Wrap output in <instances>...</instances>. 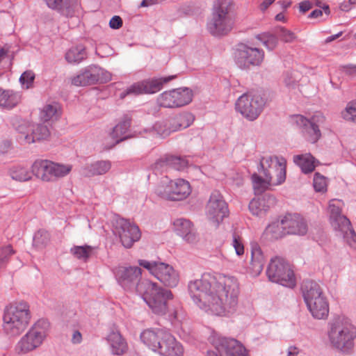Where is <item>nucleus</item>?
Listing matches in <instances>:
<instances>
[{
    "label": "nucleus",
    "mask_w": 356,
    "mask_h": 356,
    "mask_svg": "<svg viewBox=\"0 0 356 356\" xmlns=\"http://www.w3.org/2000/svg\"><path fill=\"white\" fill-rule=\"evenodd\" d=\"M265 105L266 100L260 94L249 92L238 98L235 106L245 118L254 121L260 115Z\"/></svg>",
    "instance_id": "obj_11"
},
{
    "label": "nucleus",
    "mask_w": 356,
    "mask_h": 356,
    "mask_svg": "<svg viewBox=\"0 0 356 356\" xmlns=\"http://www.w3.org/2000/svg\"><path fill=\"white\" fill-rule=\"evenodd\" d=\"M82 337L81 334L79 331H74L72 335V341L74 343H80L81 341Z\"/></svg>",
    "instance_id": "obj_60"
},
{
    "label": "nucleus",
    "mask_w": 356,
    "mask_h": 356,
    "mask_svg": "<svg viewBox=\"0 0 356 356\" xmlns=\"http://www.w3.org/2000/svg\"><path fill=\"white\" fill-rule=\"evenodd\" d=\"M168 332L162 330L154 331L152 330H145L140 334L141 341L149 348L154 351L159 352L161 347V341L164 335Z\"/></svg>",
    "instance_id": "obj_27"
},
{
    "label": "nucleus",
    "mask_w": 356,
    "mask_h": 356,
    "mask_svg": "<svg viewBox=\"0 0 356 356\" xmlns=\"http://www.w3.org/2000/svg\"><path fill=\"white\" fill-rule=\"evenodd\" d=\"M266 275L270 282L282 286L293 288L296 286L293 270L284 259L275 257L270 260L266 270Z\"/></svg>",
    "instance_id": "obj_10"
},
{
    "label": "nucleus",
    "mask_w": 356,
    "mask_h": 356,
    "mask_svg": "<svg viewBox=\"0 0 356 356\" xmlns=\"http://www.w3.org/2000/svg\"><path fill=\"white\" fill-rule=\"evenodd\" d=\"M341 115L346 120L356 122V102L348 103L345 110L341 112Z\"/></svg>",
    "instance_id": "obj_47"
},
{
    "label": "nucleus",
    "mask_w": 356,
    "mask_h": 356,
    "mask_svg": "<svg viewBox=\"0 0 356 356\" xmlns=\"http://www.w3.org/2000/svg\"><path fill=\"white\" fill-rule=\"evenodd\" d=\"M257 38L269 50H273L278 44L277 36L269 33H264L258 35Z\"/></svg>",
    "instance_id": "obj_42"
},
{
    "label": "nucleus",
    "mask_w": 356,
    "mask_h": 356,
    "mask_svg": "<svg viewBox=\"0 0 356 356\" xmlns=\"http://www.w3.org/2000/svg\"><path fill=\"white\" fill-rule=\"evenodd\" d=\"M170 119L175 132L190 127L193 122L195 117L191 113L184 112Z\"/></svg>",
    "instance_id": "obj_34"
},
{
    "label": "nucleus",
    "mask_w": 356,
    "mask_h": 356,
    "mask_svg": "<svg viewBox=\"0 0 356 356\" xmlns=\"http://www.w3.org/2000/svg\"><path fill=\"white\" fill-rule=\"evenodd\" d=\"M328 339L334 349L343 353H350L355 346L356 327L348 318L338 316L330 323Z\"/></svg>",
    "instance_id": "obj_4"
},
{
    "label": "nucleus",
    "mask_w": 356,
    "mask_h": 356,
    "mask_svg": "<svg viewBox=\"0 0 356 356\" xmlns=\"http://www.w3.org/2000/svg\"><path fill=\"white\" fill-rule=\"evenodd\" d=\"M250 212L255 216H260L266 213L265 209L261 203V197L252 199L249 204Z\"/></svg>",
    "instance_id": "obj_48"
},
{
    "label": "nucleus",
    "mask_w": 356,
    "mask_h": 356,
    "mask_svg": "<svg viewBox=\"0 0 356 356\" xmlns=\"http://www.w3.org/2000/svg\"><path fill=\"white\" fill-rule=\"evenodd\" d=\"M282 220L287 235H305L307 232V225L300 215L289 213Z\"/></svg>",
    "instance_id": "obj_21"
},
{
    "label": "nucleus",
    "mask_w": 356,
    "mask_h": 356,
    "mask_svg": "<svg viewBox=\"0 0 356 356\" xmlns=\"http://www.w3.org/2000/svg\"><path fill=\"white\" fill-rule=\"evenodd\" d=\"M11 148V143L10 140H5L0 142V153H7Z\"/></svg>",
    "instance_id": "obj_57"
},
{
    "label": "nucleus",
    "mask_w": 356,
    "mask_h": 356,
    "mask_svg": "<svg viewBox=\"0 0 356 356\" xmlns=\"http://www.w3.org/2000/svg\"><path fill=\"white\" fill-rule=\"evenodd\" d=\"M261 203L265 209L266 212L276 204V199L273 195H265L261 197Z\"/></svg>",
    "instance_id": "obj_53"
},
{
    "label": "nucleus",
    "mask_w": 356,
    "mask_h": 356,
    "mask_svg": "<svg viewBox=\"0 0 356 356\" xmlns=\"http://www.w3.org/2000/svg\"><path fill=\"white\" fill-rule=\"evenodd\" d=\"M55 180L64 177L67 175L72 169V165L70 164H62L53 162Z\"/></svg>",
    "instance_id": "obj_46"
},
{
    "label": "nucleus",
    "mask_w": 356,
    "mask_h": 356,
    "mask_svg": "<svg viewBox=\"0 0 356 356\" xmlns=\"http://www.w3.org/2000/svg\"><path fill=\"white\" fill-rule=\"evenodd\" d=\"M31 318L29 306L26 302L10 305L4 310L3 330L10 337H17L26 329Z\"/></svg>",
    "instance_id": "obj_5"
},
{
    "label": "nucleus",
    "mask_w": 356,
    "mask_h": 356,
    "mask_svg": "<svg viewBox=\"0 0 356 356\" xmlns=\"http://www.w3.org/2000/svg\"><path fill=\"white\" fill-rule=\"evenodd\" d=\"M13 253L14 252L12 249V247L10 245L0 248V264L3 262L10 255Z\"/></svg>",
    "instance_id": "obj_54"
},
{
    "label": "nucleus",
    "mask_w": 356,
    "mask_h": 356,
    "mask_svg": "<svg viewBox=\"0 0 356 356\" xmlns=\"http://www.w3.org/2000/svg\"><path fill=\"white\" fill-rule=\"evenodd\" d=\"M314 188L315 191L318 192H325L327 191L326 178L318 172L314 175Z\"/></svg>",
    "instance_id": "obj_49"
},
{
    "label": "nucleus",
    "mask_w": 356,
    "mask_h": 356,
    "mask_svg": "<svg viewBox=\"0 0 356 356\" xmlns=\"http://www.w3.org/2000/svg\"><path fill=\"white\" fill-rule=\"evenodd\" d=\"M293 161L304 173L311 172L315 168L314 158L311 154L296 155L293 156Z\"/></svg>",
    "instance_id": "obj_35"
},
{
    "label": "nucleus",
    "mask_w": 356,
    "mask_h": 356,
    "mask_svg": "<svg viewBox=\"0 0 356 356\" xmlns=\"http://www.w3.org/2000/svg\"><path fill=\"white\" fill-rule=\"evenodd\" d=\"M35 79V74L32 70L25 71L20 76L19 81L22 85H26V88L31 87Z\"/></svg>",
    "instance_id": "obj_51"
},
{
    "label": "nucleus",
    "mask_w": 356,
    "mask_h": 356,
    "mask_svg": "<svg viewBox=\"0 0 356 356\" xmlns=\"http://www.w3.org/2000/svg\"><path fill=\"white\" fill-rule=\"evenodd\" d=\"M266 234L272 240H277L287 235L283 220L269 225L266 229Z\"/></svg>",
    "instance_id": "obj_37"
},
{
    "label": "nucleus",
    "mask_w": 356,
    "mask_h": 356,
    "mask_svg": "<svg viewBox=\"0 0 356 356\" xmlns=\"http://www.w3.org/2000/svg\"><path fill=\"white\" fill-rule=\"evenodd\" d=\"M174 225L177 234L189 243L197 241V234L192 222L186 219L179 218L175 221Z\"/></svg>",
    "instance_id": "obj_24"
},
{
    "label": "nucleus",
    "mask_w": 356,
    "mask_h": 356,
    "mask_svg": "<svg viewBox=\"0 0 356 356\" xmlns=\"http://www.w3.org/2000/svg\"><path fill=\"white\" fill-rule=\"evenodd\" d=\"M139 265L147 269L164 285L175 287L179 280L178 273L170 265L165 263L139 260Z\"/></svg>",
    "instance_id": "obj_13"
},
{
    "label": "nucleus",
    "mask_w": 356,
    "mask_h": 356,
    "mask_svg": "<svg viewBox=\"0 0 356 356\" xmlns=\"http://www.w3.org/2000/svg\"><path fill=\"white\" fill-rule=\"evenodd\" d=\"M309 120L310 121V123L314 122V124H318L319 128L324 124L325 118L322 114L316 113L311 118V120Z\"/></svg>",
    "instance_id": "obj_56"
},
{
    "label": "nucleus",
    "mask_w": 356,
    "mask_h": 356,
    "mask_svg": "<svg viewBox=\"0 0 356 356\" xmlns=\"http://www.w3.org/2000/svg\"><path fill=\"white\" fill-rule=\"evenodd\" d=\"M193 92L188 88L165 91L158 98L159 104L165 108L181 107L193 99Z\"/></svg>",
    "instance_id": "obj_16"
},
{
    "label": "nucleus",
    "mask_w": 356,
    "mask_h": 356,
    "mask_svg": "<svg viewBox=\"0 0 356 356\" xmlns=\"http://www.w3.org/2000/svg\"><path fill=\"white\" fill-rule=\"evenodd\" d=\"M302 296L312 316L325 319L329 314V304L320 285L314 281H304L301 286Z\"/></svg>",
    "instance_id": "obj_7"
},
{
    "label": "nucleus",
    "mask_w": 356,
    "mask_h": 356,
    "mask_svg": "<svg viewBox=\"0 0 356 356\" xmlns=\"http://www.w3.org/2000/svg\"><path fill=\"white\" fill-rule=\"evenodd\" d=\"M232 245L237 255L241 256L243 254L244 245L242 238L235 232L232 235Z\"/></svg>",
    "instance_id": "obj_50"
},
{
    "label": "nucleus",
    "mask_w": 356,
    "mask_h": 356,
    "mask_svg": "<svg viewBox=\"0 0 356 356\" xmlns=\"http://www.w3.org/2000/svg\"><path fill=\"white\" fill-rule=\"evenodd\" d=\"M279 35L282 40L285 42H292L296 38L294 33L284 28L280 29Z\"/></svg>",
    "instance_id": "obj_52"
},
{
    "label": "nucleus",
    "mask_w": 356,
    "mask_h": 356,
    "mask_svg": "<svg viewBox=\"0 0 356 356\" xmlns=\"http://www.w3.org/2000/svg\"><path fill=\"white\" fill-rule=\"evenodd\" d=\"M50 136V131L47 125L38 124L26 129L20 127L18 129L17 138L22 143L31 144L35 142L47 140Z\"/></svg>",
    "instance_id": "obj_19"
},
{
    "label": "nucleus",
    "mask_w": 356,
    "mask_h": 356,
    "mask_svg": "<svg viewBox=\"0 0 356 356\" xmlns=\"http://www.w3.org/2000/svg\"><path fill=\"white\" fill-rule=\"evenodd\" d=\"M323 15V10L321 9H316L313 10L309 15L310 18H318Z\"/></svg>",
    "instance_id": "obj_61"
},
{
    "label": "nucleus",
    "mask_w": 356,
    "mask_h": 356,
    "mask_svg": "<svg viewBox=\"0 0 356 356\" xmlns=\"http://www.w3.org/2000/svg\"><path fill=\"white\" fill-rule=\"evenodd\" d=\"M174 78V76H169L159 79H152L143 81L144 86H145V94L155 93L159 91L162 88L163 83L169 82Z\"/></svg>",
    "instance_id": "obj_36"
},
{
    "label": "nucleus",
    "mask_w": 356,
    "mask_h": 356,
    "mask_svg": "<svg viewBox=\"0 0 356 356\" xmlns=\"http://www.w3.org/2000/svg\"><path fill=\"white\" fill-rule=\"evenodd\" d=\"M21 97L11 90L0 88V108L3 109H12L20 102Z\"/></svg>",
    "instance_id": "obj_32"
},
{
    "label": "nucleus",
    "mask_w": 356,
    "mask_h": 356,
    "mask_svg": "<svg viewBox=\"0 0 356 356\" xmlns=\"http://www.w3.org/2000/svg\"><path fill=\"white\" fill-rule=\"evenodd\" d=\"M188 165V161L179 156H166L161 158L154 164V168L157 170L165 168L168 170L169 168L175 169L177 170H183Z\"/></svg>",
    "instance_id": "obj_28"
},
{
    "label": "nucleus",
    "mask_w": 356,
    "mask_h": 356,
    "mask_svg": "<svg viewBox=\"0 0 356 356\" xmlns=\"http://www.w3.org/2000/svg\"><path fill=\"white\" fill-rule=\"evenodd\" d=\"M261 168L259 176L256 173L252 175V181L255 194L264 193L271 185L278 186L286 179V160L277 156H264L260 160Z\"/></svg>",
    "instance_id": "obj_3"
},
{
    "label": "nucleus",
    "mask_w": 356,
    "mask_h": 356,
    "mask_svg": "<svg viewBox=\"0 0 356 356\" xmlns=\"http://www.w3.org/2000/svg\"><path fill=\"white\" fill-rule=\"evenodd\" d=\"M49 323L45 319L38 320L23 336L16 345L18 354H26L39 347L47 336Z\"/></svg>",
    "instance_id": "obj_9"
},
{
    "label": "nucleus",
    "mask_w": 356,
    "mask_h": 356,
    "mask_svg": "<svg viewBox=\"0 0 356 356\" xmlns=\"http://www.w3.org/2000/svg\"><path fill=\"white\" fill-rule=\"evenodd\" d=\"M113 232L118 236L122 245L126 248H131L141 236L138 227L124 218L115 220Z\"/></svg>",
    "instance_id": "obj_17"
},
{
    "label": "nucleus",
    "mask_w": 356,
    "mask_h": 356,
    "mask_svg": "<svg viewBox=\"0 0 356 356\" xmlns=\"http://www.w3.org/2000/svg\"><path fill=\"white\" fill-rule=\"evenodd\" d=\"M209 340L216 351L209 350L207 356H248L245 348L236 339L214 333Z\"/></svg>",
    "instance_id": "obj_12"
},
{
    "label": "nucleus",
    "mask_w": 356,
    "mask_h": 356,
    "mask_svg": "<svg viewBox=\"0 0 356 356\" xmlns=\"http://www.w3.org/2000/svg\"><path fill=\"white\" fill-rule=\"evenodd\" d=\"M153 130L161 137H167L175 132L171 119L156 122L153 126Z\"/></svg>",
    "instance_id": "obj_40"
},
{
    "label": "nucleus",
    "mask_w": 356,
    "mask_h": 356,
    "mask_svg": "<svg viewBox=\"0 0 356 356\" xmlns=\"http://www.w3.org/2000/svg\"><path fill=\"white\" fill-rule=\"evenodd\" d=\"M159 354L162 356H183L184 348L170 333L163 336Z\"/></svg>",
    "instance_id": "obj_25"
},
{
    "label": "nucleus",
    "mask_w": 356,
    "mask_h": 356,
    "mask_svg": "<svg viewBox=\"0 0 356 356\" xmlns=\"http://www.w3.org/2000/svg\"><path fill=\"white\" fill-rule=\"evenodd\" d=\"M312 8V3L309 1H304L300 3V11L305 13Z\"/></svg>",
    "instance_id": "obj_58"
},
{
    "label": "nucleus",
    "mask_w": 356,
    "mask_h": 356,
    "mask_svg": "<svg viewBox=\"0 0 356 356\" xmlns=\"http://www.w3.org/2000/svg\"><path fill=\"white\" fill-rule=\"evenodd\" d=\"M107 340L114 355H121L127 352L128 348L127 344L120 332H111L108 335Z\"/></svg>",
    "instance_id": "obj_33"
},
{
    "label": "nucleus",
    "mask_w": 356,
    "mask_h": 356,
    "mask_svg": "<svg viewBox=\"0 0 356 356\" xmlns=\"http://www.w3.org/2000/svg\"><path fill=\"white\" fill-rule=\"evenodd\" d=\"M109 26L113 29H118L122 26V19L120 16H113L110 22Z\"/></svg>",
    "instance_id": "obj_55"
},
{
    "label": "nucleus",
    "mask_w": 356,
    "mask_h": 356,
    "mask_svg": "<svg viewBox=\"0 0 356 356\" xmlns=\"http://www.w3.org/2000/svg\"><path fill=\"white\" fill-rule=\"evenodd\" d=\"M341 34H342V32H339L337 34L329 36L328 38H327L325 39V43H329V42L334 41V40L339 38L341 35Z\"/></svg>",
    "instance_id": "obj_64"
},
{
    "label": "nucleus",
    "mask_w": 356,
    "mask_h": 356,
    "mask_svg": "<svg viewBox=\"0 0 356 356\" xmlns=\"http://www.w3.org/2000/svg\"><path fill=\"white\" fill-rule=\"evenodd\" d=\"M275 0H264L263 3L260 5V8L261 10H266L270 5H271Z\"/></svg>",
    "instance_id": "obj_63"
},
{
    "label": "nucleus",
    "mask_w": 356,
    "mask_h": 356,
    "mask_svg": "<svg viewBox=\"0 0 356 356\" xmlns=\"http://www.w3.org/2000/svg\"><path fill=\"white\" fill-rule=\"evenodd\" d=\"M58 113V106L56 104L44 106L40 111V118L47 122L56 117Z\"/></svg>",
    "instance_id": "obj_44"
},
{
    "label": "nucleus",
    "mask_w": 356,
    "mask_h": 356,
    "mask_svg": "<svg viewBox=\"0 0 356 356\" xmlns=\"http://www.w3.org/2000/svg\"><path fill=\"white\" fill-rule=\"evenodd\" d=\"M111 168V162L109 161H97L86 165L81 169V174L85 177L102 175L108 172Z\"/></svg>",
    "instance_id": "obj_30"
},
{
    "label": "nucleus",
    "mask_w": 356,
    "mask_h": 356,
    "mask_svg": "<svg viewBox=\"0 0 356 356\" xmlns=\"http://www.w3.org/2000/svg\"><path fill=\"white\" fill-rule=\"evenodd\" d=\"M293 122L302 129V132L306 139L312 143H316L321 136V133L318 124L310 121L301 115H296L292 117Z\"/></svg>",
    "instance_id": "obj_22"
},
{
    "label": "nucleus",
    "mask_w": 356,
    "mask_h": 356,
    "mask_svg": "<svg viewBox=\"0 0 356 356\" xmlns=\"http://www.w3.org/2000/svg\"><path fill=\"white\" fill-rule=\"evenodd\" d=\"M8 174L13 180L18 181H26L31 179V175L28 169L19 165L10 168Z\"/></svg>",
    "instance_id": "obj_39"
},
{
    "label": "nucleus",
    "mask_w": 356,
    "mask_h": 356,
    "mask_svg": "<svg viewBox=\"0 0 356 356\" xmlns=\"http://www.w3.org/2000/svg\"><path fill=\"white\" fill-rule=\"evenodd\" d=\"M343 71L346 74L356 76V65H349L343 67Z\"/></svg>",
    "instance_id": "obj_59"
},
{
    "label": "nucleus",
    "mask_w": 356,
    "mask_h": 356,
    "mask_svg": "<svg viewBox=\"0 0 356 356\" xmlns=\"http://www.w3.org/2000/svg\"><path fill=\"white\" fill-rule=\"evenodd\" d=\"M264 56L263 49L240 44L235 52V60L241 69H249L251 67L260 66Z\"/></svg>",
    "instance_id": "obj_14"
},
{
    "label": "nucleus",
    "mask_w": 356,
    "mask_h": 356,
    "mask_svg": "<svg viewBox=\"0 0 356 356\" xmlns=\"http://www.w3.org/2000/svg\"><path fill=\"white\" fill-rule=\"evenodd\" d=\"M234 24V15L231 0H216L207 29L214 36L227 34Z\"/></svg>",
    "instance_id": "obj_6"
},
{
    "label": "nucleus",
    "mask_w": 356,
    "mask_h": 356,
    "mask_svg": "<svg viewBox=\"0 0 356 356\" xmlns=\"http://www.w3.org/2000/svg\"><path fill=\"white\" fill-rule=\"evenodd\" d=\"M141 269L138 267L120 266L115 269V275L118 283L127 290L136 286L137 292L152 310L158 315L168 312V301L173 298L171 291L163 289L149 280L139 281Z\"/></svg>",
    "instance_id": "obj_2"
},
{
    "label": "nucleus",
    "mask_w": 356,
    "mask_h": 356,
    "mask_svg": "<svg viewBox=\"0 0 356 356\" xmlns=\"http://www.w3.org/2000/svg\"><path fill=\"white\" fill-rule=\"evenodd\" d=\"M103 70L97 66H89L72 79V83L76 86H86L110 79V75L103 78Z\"/></svg>",
    "instance_id": "obj_20"
},
{
    "label": "nucleus",
    "mask_w": 356,
    "mask_h": 356,
    "mask_svg": "<svg viewBox=\"0 0 356 356\" xmlns=\"http://www.w3.org/2000/svg\"><path fill=\"white\" fill-rule=\"evenodd\" d=\"M191 193L189 183L183 179L171 180L165 187H158L156 193L161 198L171 201H181Z\"/></svg>",
    "instance_id": "obj_15"
},
{
    "label": "nucleus",
    "mask_w": 356,
    "mask_h": 356,
    "mask_svg": "<svg viewBox=\"0 0 356 356\" xmlns=\"http://www.w3.org/2000/svg\"><path fill=\"white\" fill-rule=\"evenodd\" d=\"M266 258L261 248L254 244L252 247V258L250 264V270L253 276H258L263 270Z\"/></svg>",
    "instance_id": "obj_29"
},
{
    "label": "nucleus",
    "mask_w": 356,
    "mask_h": 356,
    "mask_svg": "<svg viewBox=\"0 0 356 356\" xmlns=\"http://www.w3.org/2000/svg\"><path fill=\"white\" fill-rule=\"evenodd\" d=\"M207 213L209 218L216 225L227 216V204L222 195L218 191H214L207 206Z\"/></svg>",
    "instance_id": "obj_18"
},
{
    "label": "nucleus",
    "mask_w": 356,
    "mask_h": 356,
    "mask_svg": "<svg viewBox=\"0 0 356 356\" xmlns=\"http://www.w3.org/2000/svg\"><path fill=\"white\" fill-rule=\"evenodd\" d=\"M86 58V51L84 46L79 44L70 48L65 54L68 63H79Z\"/></svg>",
    "instance_id": "obj_38"
},
{
    "label": "nucleus",
    "mask_w": 356,
    "mask_h": 356,
    "mask_svg": "<svg viewBox=\"0 0 356 356\" xmlns=\"http://www.w3.org/2000/svg\"><path fill=\"white\" fill-rule=\"evenodd\" d=\"M342 202L332 200L330 202V219L333 228L341 233L346 243L351 248H356V233L351 226L350 221L341 214Z\"/></svg>",
    "instance_id": "obj_8"
},
{
    "label": "nucleus",
    "mask_w": 356,
    "mask_h": 356,
    "mask_svg": "<svg viewBox=\"0 0 356 356\" xmlns=\"http://www.w3.org/2000/svg\"><path fill=\"white\" fill-rule=\"evenodd\" d=\"M50 241L49 233L44 229L38 231L33 238V243L38 248L46 246Z\"/></svg>",
    "instance_id": "obj_45"
},
{
    "label": "nucleus",
    "mask_w": 356,
    "mask_h": 356,
    "mask_svg": "<svg viewBox=\"0 0 356 356\" xmlns=\"http://www.w3.org/2000/svg\"><path fill=\"white\" fill-rule=\"evenodd\" d=\"M145 86H144L143 81L135 83L127 88L126 90L122 92L120 94V98L122 99L127 95H139L145 94Z\"/></svg>",
    "instance_id": "obj_43"
},
{
    "label": "nucleus",
    "mask_w": 356,
    "mask_h": 356,
    "mask_svg": "<svg viewBox=\"0 0 356 356\" xmlns=\"http://www.w3.org/2000/svg\"><path fill=\"white\" fill-rule=\"evenodd\" d=\"M47 6L54 10H56L62 15L72 17L79 9L78 0H44Z\"/></svg>",
    "instance_id": "obj_26"
},
{
    "label": "nucleus",
    "mask_w": 356,
    "mask_h": 356,
    "mask_svg": "<svg viewBox=\"0 0 356 356\" xmlns=\"http://www.w3.org/2000/svg\"><path fill=\"white\" fill-rule=\"evenodd\" d=\"M33 174L43 181H55L53 161L36 160L31 166Z\"/></svg>",
    "instance_id": "obj_23"
},
{
    "label": "nucleus",
    "mask_w": 356,
    "mask_h": 356,
    "mask_svg": "<svg viewBox=\"0 0 356 356\" xmlns=\"http://www.w3.org/2000/svg\"><path fill=\"white\" fill-rule=\"evenodd\" d=\"M188 291L201 309L216 315L234 312L238 305L239 284L233 276L204 273L188 284Z\"/></svg>",
    "instance_id": "obj_1"
},
{
    "label": "nucleus",
    "mask_w": 356,
    "mask_h": 356,
    "mask_svg": "<svg viewBox=\"0 0 356 356\" xmlns=\"http://www.w3.org/2000/svg\"><path fill=\"white\" fill-rule=\"evenodd\" d=\"M92 247L90 245L74 246L71 248V253L77 259L86 261L92 252Z\"/></svg>",
    "instance_id": "obj_41"
},
{
    "label": "nucleus",
    "mask_w": 356,
    "mask_h": 356,
    "mask_svg": "<svg viewBox=\"0 0 356 356\" xmlns=\"http://www.w3.org/2000/svg\"><path fill=\"white\" fill-rule=\"evenodd\" d=\"M299 353L298 348L291 346L289 348L287 356H297Z\"/></svg>",
    "instance_id": "obj_62"
},
{
    "label": "nucleus",
    "mask_w": 356,
    "mask_h": 356,
    "mask_svg": "<svg viewBox=\"0 0 356 356\" xmlns=\"http://www.w3.org/2000/svg\"><path fill=\"white\" fill-rule=\"evenodd\" d=\"M131 117L129 115H124L120 122L114 127L111 134V138L115 140V144L127 138V136H123L127 133L131 126Z\"/></svg>",
    "instance_id": "obj_31"
}]
</instances>
